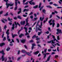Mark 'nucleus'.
Masks as SVG:
<instances>
[{
	"label": "nucleus",
	"mask_w": 62,
	"mask_h": 62,
	"mask_svg": "<svg viewBox=\"0 0 62 62\" xmlns=\"http://www.w3.org/2000/svg\"><path fill=\"white\" fill-rule=\"evenodd\" d=\"M4 1L6 2V6L7 7L6 8H8L9 7V6H10V7H11L12 6H13L14 5V3H10V4H8V0H4Z\"/></svg>",
	"instance_id": "1"
},
{
	"label": "nucleus",
	"mask_w": 62,
	"mask_h": 62,
	"mask_svg": "<svg viewBox=\"0 0 62 62\" xmlns=\"http://www.w3.org/2000/svg\"><path fill=\"white\" fill-rule=\"evenodd\" d=\"M52 19H51L49 21L48 23H50V25H51L52 24V27H54V25H55V23H54V20H53L52 21V23H50L51 22H52Z\"/></svg>",
	"instance_id": "2"
},
{
	"label": "nucleus",
	"mask_w": 62,
	"mask_h": 62,
	"mask_svg": "<svg viewBox=\"0 0 62 62\" xmlns=\"http://www.w3.org/2000/svg\"><path fill=\"white\" fill-rule=\"evenodd\" d=\"M9 30L8 29L6 32V34H7V39H8L9 38V32H8Z\"/></svg>",
	"instance_id": "3"
},
{
	"label": "nucleus",
	"mask_w": 62,
	"mask_h": 62,
	"mask_svg": "<svg viewBox=\"0 0 62 62\" xmlns=\"http://www.w3.org/2000/svg\"><path fill=\"white\" fill-rule=\"evenodd\" d=\"M57 31L58 32L56 33V34L57 35L59 33H60V34H62V31L61 30H60L59 29H57Z\"/></svg>",
	"instance_id": "4"
},
{
	"label": "nucleus",
	"mask_w": 62,
	"mask_h": 62,
	"mask_svg": "<svg viewBox=\"0 0 62 62\" xmlns=\"http://www.w3.org/2000/svg\"><path fill=\"white\" fill-rule=\"evenodd\" d=\"M17 3L16 1L15 2V6L16 7L15 8L14 10H16L17 9V8H18V6H17Z\"/></svg>",
	"instance_id": "5"
},
{
	"label": "nucleus",
	"mask_w": 62,
	"mask_h": 62,
	"mask_svg": "<svg viewBox=\"0 0 62 62\" xmlns=\"http://www.w3.org/2000/svg\"><path fill=\"white\" fill-rule=\"evenodd\" d=\"M33 1V0H31L30 1H28V2L30 3V5H35V2H32V1Z\"/></svg>",
	"instance_id": "6"
},
{
	"label": "nucleus",
	"mask_w": 62,
	"mask_h": 62,
	"mask_svg": "<svg viewBox=\"0 0 62 62\" xmlns=\"http://www.w3.org/2000/svg\"><path fill=\"white\" fill-rule=\"evenodd\" d=\"M25 21H21L20 23L21 24V25H24L25 24Z\"/></svg>",
	"instance_id": "7"
},
{
	"label": "nucleus",
	"mask_w": 62,
	"mask_h": 62,
	"mask_svg": "<svg viewBox=\"0 0 62 62\" xmlns=\"http://www.w3.org/2000/svg\"><path fill=\"white\" fill-rule=\"evenodd\" d=\"M43 56H44L43 58V59H45V58H46V53H43Z\"/></svg>",
	"instance_id": "8"
},
{
	"label": "nucleus",
	"mask_w": 62,
	"mask_h": 62,
	"mask_svg": "<svg viewBox=\"0 0 62 62\" xmlns=\"http://www.w3.org/2000/svg\"><path fill=\"white\" fill-rule=\"evenodd\" d=\"M54 40H52L51 41H52V43H51V44H52V43L53 44H54V43H55V42H54V41H55V40H56V39L54 38Z\"/></svg>",
	"instance_id": "9"
},
{
	"label": "nucleus",
	"mask_w": 62,
	"mask_h": 62,
	"mask_svg": "<svg viewBox=\"0 0 62 62\" xmlns=\"http://www.w3.org/2000/svg\"><path fill=\"white\" fill-rule=\"evenodd\" d=\"M36 46V45L34 43L32 44V46L31 47V50H33V48H34V46Z\"/></svg>",
	"instance_id": "10"
},
{
	"label": "nucleus",
	"mask_w": 62,
	"mask_h": 62,
	"mask_svg": "<svg viewBox=\"0 0 62 62\" xmlns=\"http://www.w3.org/2000/svg\"><path fill=\"white\" fill-rule=\"evenodd\" d=\"M39 53V51H37L36 52H35L33 53V54H35V55H37V54H38V53Z\"/></svg>",
	"instance_id": "11"
},
{
	"label": "nucleus",
	"mask_w": 62,
	"mask_h": 62,
	"mask_svg": "<svg viewBox=\"0 0 62 62\" xmlns=\"http://www.w3.org/2000/svg\"><path fill=\"white\" fill-rule=\"evenodd\" d=\"M39 27V28H42V22H41L40 24V25H38Z\"/></svg>",
	"instance_id": "12"
},
{
	"label": "nucleus",
	"mask_w": 62,
	"mask_h": 62,
	"mask_svg": "<svg viewBox=\"0 0 62 62\" xmlns=\"http://www.w3.org/2000/svg\"><path fill=\"white\" fill-rule=\"evenodd\" d=\"M12 37L13 38H14L15 37H16V36H17L18 35L17 34H14L13 35V33L12 34Z\"/></svg>",
	"instance_id": "13"
},
{
	"label": "nucleus",
	"mask_w": 62,
	"mask_h": 62,
	"mask_svg": "<svg viewBox=\"0 0 62 62\" xmlns=\"http://www.w3.org/2000/svg\"><path fill=\"white\" fill-rule=\"evenodd\" d=\"M19 10L20 11L17 12V13L18 14H19L20 13H21V12L22 11V9L21 8H19Z\"/></svg>",
	"instance_id": "14"
},
{
	"label": "nucleus",
	"mask_w": 62,
	"mask_h": 62,
	"mask_svg": "<svg viewBox=\"0 0 62 62\" xmlns=\"http://www.w3.org/2000/svg\"><path fill=\"white\" fill-rule=\"evenodd\" d=\"M43 17L42 18V19L41 17H40V20L41 21H43V19H44V15L43 16Z\"/></svg>",
	"instance_id": "15"
},
{
	"label": "nucleus",
	"mask_w": 62,
	"mask_h": 62,
	"mask_svg": "<svg viewBox=\"0 0 62 62\" xmlns=\"http://www.w3.org/2000/svg\"><path fill=\"white\" fill-rule=\"evenodd\" d=\"M0 53H2V54L3 55L5 54V53L4 52V50H2L1 51H0Z\"/></svg>",
	"instance_id": "16"
},
{
	"label": "nucleus",
	"mask_w": 62,
	"mask_h": 62,
	"mask_svg": "<svg viewBox=\"0 0 62 62\" xmlns=\"http://www.w3.org/2000/svg\"><path fill=\"white\" fill-rule=\"evenodd\" d=\"M12 30H14V28H15V25H14V24H13L12 25Z\"/></svg>",
	"instance_id": "17"
},
{
	"label": "nucleus",
	"mask_w": 62,
	"mask_h": 62,
	"mask_svg": "<svg viewBox=\"0 0 62 62\" xmlns=\"http://www.w3.org/2000/svg\"><path fill=\"white\" fill-rule=\"evenodd\" d=\"M40 22V21L38 20L37 23V24L36 26V29H37V28H38V26H39V25L38 24H39V22Z\"/></svg>",
	"instance_id": "18"
},
{
	"label": "nucleus",
	"mask_w": 62,
	"mask_h": 62,
	"mask_svg": "<svg viewBox=\"0 0 62 62\" xmlns=\"http://www.w3.org/2000/svg\"><path fill=\"white\" fill-rule=\"evenodd\" d=\"M24 36V34H21L19 36L20 38H22V36Z\"/></svg>",
	"instance_id": "19"
},
{
	"label": "nucleus",
	"mask_w": 62,
	"mask_h": 62,
	"mask_svg": "<svg viewBox=\"0 0 62 62\" xmlns=\"http://www.w3.org/2000/svg\"><path fill=\"white\" fill-rule=\"evenodd\" d=\"M38 36H36V35H34L33 37H32V39H34L35 38H38Z\"/></svg>",
	"instance_id": "20"
},
{
	"label": "nucleus",
	"mask_w": 62,
	"mask_h": 62,
	"mask_svg": "<svg viewBox=\"0 0 62 62\" xmlns=\"http://www.w3.org/2000/svg\"><path fill=\"white\" fill-rule=\"evenodd\" d=\"M4 55H2L1 57V59L2 61H4V60L5 59V58L4 57Z\"/></svg>",
	"instance_id": "21"
},
{
	"label": "nucleus",
	"mask_w": 62,
	"mask_h": 62,
	"mask_svg": "<svg viewBox=\"0 0 62 62\" xmlns=\"http://www.w3.org/2000/svg\"><path fill=\"white\" fill-rule=\"evenodd\" d=\"M24 29L25 30V31L26 32H27V30L28 29L26 27H24Z\"/></svg>",
	"instance_id": "22"
},
{
	"label": "nucleus",
	"mask_w": 62,
	"mask_h": 62,
	"mask_svg": "<svg viewBox=\"0 0 62 62\" xmlns=\"http://www.w3.org/2000/svg\"><path fill=\"white\" fill-rule=\"evenodd\" d=\"M20 41L22 43H24L25 41V40H20Z\"/></svg>",
	"instance_id": "23"
},
{
	"label": "nucleus",
	"mask_w": 62,
	"mask_h": 62,
	"mask_svg": "<svg viewBox=\"0 0 62 62\" xmlns=\"http://www.w3.org/2000/svg\"><path fill=\"white\" fill-rule=\"evenodd\" d=\"M26 54L28 55H29V56H31V54L30 53H29V52H26Z\"/></svg>",
	"instance_id": "24"
},
{
	"label": "nucleus",
	"mask_w": 62,
	"mask_h": 62,
	"mask_svg": "<svg viewBox=\"0 0 62 62\" xmlns=\"http://www.w3.org/2000/svg\"><path fill=\"white\" fill-rule=\"evenodd\" d=\"M51 57V55H49L48 57V58L47 60V61H48L50 60V58Z\"/></svg>",
	"instance_id": "25"
},
{
	"label": "nucleus",
	"mask_w": 62,
	"mask_h": 62,
	"mask_svg": "<svg viewBox=\"0 0 62 62\" xmlns=\"http://www.w3.org/2000/svg\"><path fill=\"white\" fill-rule=\"evenodd\" d=\"M5 44L4 43H3L1 44H0V46H2L3 45H5Z\"/></svg>",
	"instance_id": "26"
},
{
	"label": "nucleus",
	"mask_w": 62,
	"mask_h": 62,
	"mask_svg": "<svg viewBox=\"0 0 62 62\" xmlns=\"http://www.w3.org/2000/svg\"><path fill=\"white\" fill-rule=\"evenodd\" d=\"M29 10V9H24L23 10V12H24L25 11H28Z\"/></svg>",
	"instance_id": "27"
},
{
	"label": "nucleus",
	"mask_w": 62,
	"mask_h": 62,
	"mask_svg": "<svg viewBox=\"0 0 62 62\" xmlns=\"http://www.w3.org/2000/svg\"><path fill=\"white\" fill-rule=\"evenodd\" d=\"M21 52H22V53H26V51H25V50H22Z\"/></svg>",
	"instance_id": "28"
},
{
	"label": "nucleus",
	"mask_w": 62,
	"mask_h": 62,
	"mask_svg": "<svg viewBox=\"0 0 62 62\" xmlns=\"http://www.w3.org/2000/svg\"><path fill=\"white\" fill-rule=\"evenodd\" d=\"M42 31H41L40 32H38V36H40V35L42 33Z\"/></svg>",
	"instance_id": "29"
},
{
	"label": "nucleus",
	"mask_w": 62,
	"mask_h": 62,
	"mask_svg": "<svg viewBox=\"0 0 62 62\" xmlns=\"http://www.w3.org/2000/svg\"><path fill=\"white\" fill-rule=\"evenodd\" d=\"M41 5H42V4L41 3H40L39 4V8H40V7H41Z\"/></svg>",
	"instance_id": "30"
},
{
	"label": "nucleus",
	"mask_w": 62,
	"mask_h": 62,
	"mask_svg": "<svg viewBox=\"0 0 62 62\" xmlns=\"http://www.w3.org/2000/svg\"><path fill=\"white\" fill-rule=\"evenodd\" d=\"M38 7V6L37 5L35 6H34L33 7V8H37Z\"/></svg>",
	"instance_id": "31"
},
{
	"label": "nucleus",
	"mask_w": 62,
	"mask_h": 62,
	"mask_svg": "<svg viewBox=\"0 0 62 62\" xmlns=\"http://www.w3.org/2000/svg\"><path fill=\"white\" fill-rule=\"evenodd\" d=\"M46 7L47 8H52V7L50 6H46Z\"/></svg>",
	"instance_id": "32"
},
{
	"label": "nucleus",
	"mask_w": 62,
	"mask_h": 62,
	"mask_svg": "<svg viewBox=\"0 0 62 62\" xmlns=\"http://www.w3.org/2000/svg\"><path fill=\"white\" fill-rule=\"evenodd\" d=\"M59 26H60V25H59V23H57V26H56L57 27H59Z\"/></svg>",
	"instance_id": "33"
},
{
	"label": "nucleus",
	"mask_w": 62,
	"mask_h": 62,
	"mask_svg": "<svg viewBox=\"0 0 62 62\" xmlns=\"http://www.w3.org/2000/svg\"><path fill=\"white\" fill-rule=\"evenodd\" d=\"M17 18L19 19H22V17H21V16H18Z\"/></svg>",
	"instance_id": "34"
},
{
	"label": "nucleus",
	"mask_w": 62,
	"mask_h": 62,
	"mask_svg": "<svg viewBox=\"0 0 62 62\" xmlns=\"http://www.w3.org/2000/svg\"><path fill=\"white\" fill-rule=\"evenodd\" d=\"M26 23H28V18H27L26 19Z\"/></svg>",
	"instance_id": "35"
},
{
	"label": "nucleus",
	"mask_w": 62,
	"mask_h": 62,
	"mask_svg": "<svg viewBox=\"0 0 62 62\" xmlns=\"http://www.w3.org/2000/svg\"><path fill=\"white\" fill-rule=\"evenodd\" d=\"M15 25H16L15 28H17V24L16 23V22H15Z\"/></svg>",
	"instance_id": "36"
},
{
	"label": "nucleus",
	"mask_w": 62,
	"mask_h": 62,
	"mask_svg": "<svg viewBox=\"0 0 62 62\" xmlns=\"http://www.w3.org/2000/svg\"><path fill=\"white\" fill-rule=\"evenodd\" d=\"M44 7V6H43L42 7H41L39 9L40 11H41V10L42 8H43Z\"/></svg>",
	"instance_id": "37"
},
{
	"label": "nucleus",
	"mask_w": 62,
	"mask_h": 62,
	"mask_svg": "<svg viewBox=\"0 0 62 62\" xmlns=\"http://www.w3.org/2000/svg\"><path fill=\"white\" fill-rule=\"evenodd\" d=\"M10 50V48L9 47H8V48H7L6 49V50L7 51H9Z\"/></svg>",
	"instance_id": "38"
},
{
	"label": "nucleus",
	"mask_w": 62,
	"mask_h": 62,
	"mask_svg": "<svg viewBox=\"0 0 62 62\" xmlns=\"http://www.w3.org/2000/svg\"><path fill=\"white\" fill-rule=\"evenodd\" d=\"M8 21H11V20H12V18L10 19V18H9V17H8Z\"/></svg>",
	"instance_id": "39"
},
{
	"label": "nucleus",
	"mask_w": 62,
	"mask_h": 62,
	"mask_svg": "<svg viewBox=\"0 0 62 62\" xmlns=\"http://www.w3.org/2000/svg\"><path fill=\"white\" fill-rule=\"evenodd\" d=\"M38 19V17H35L34 18V21H36Z\"/></svg>",
	"instance_id": "40"
},
{
	"label": "nucleus",
	"mask_w": 62,
	"mask_h": 62,
	"mask_svg": "<svg viewBox=\"0 0 62 62\" xmlns=\"http://www.w3.org/2000/svg\"><path fill=\"white\" fill-rule=\"evenodd\" d=\"M29 23H28V22H26V24L25 25V26H27V25H29Z\"/></svg>",
	"instance_id": "41"
},
{
	"label": "nucleus",
	"mask_w": 62,
	"mask_h": 62,
	"mask_svg": "<svg viewBox=\"0 0 62 62\" xmlns=\"http://www.w3.org/2000/svg\"><path fill=\"white\" fill-rule=\"evenodd\" d=\"M42 11L43 12V13H45V12H46V10H45V9H44L43 10H42Z\"/></svg>",
	"instance_id": "42"
},
{
	"label": "nucleus",
	"mask_w": 62,
	"mask_h": 62,
	"mask_svg": "<svg viewBox=\"0 0 62 62\" xmlns=\"http://www.w3.org/2000/svg\"><path fill=\"white\" fill-rule=\"evenodd\" d=\"M40 39V38H37L36 39V40H39Z\"/></svg>",
	"instance_id": "43"
},
{
	"label": "nucleus",
	"mask_w": 62,
	"mask_h": 62,
	"mask_svg": "<svg viewBox=\"0 0 62 62\" xmlns=\"http://www.w3.org/2000/svg\"><path fill=\"white\" fill-rule=\"evenodd\" d=\"M6 40V37H4L3 39V41H5V40Z\"/></svg>",
	"instance_id": "44"
},
{
	"label": "nucleus",
	"mask_w": 62,
	"mask_h": 62,
	"mask_svg": "<svg viewBox=\"0 0 62 62\" xmlns=\"http://www.w3.org/2000/svg\"><path fill=\"white\" fill-rule=\"evenodd\" d=\"M52 51V49H48V52H51Z\"/></svg>",
	"instance_id": "45"
},
{
	"label": "nucleus",
	"mask_w": 62,
	"mask_h": 62,
	"mask_svg": "<svg viewBox=\"0 0 62 62\" xmlns=\"http://www.w3.org/2000/svg\"><path fill=\"white\" fill-rule=\"evenodd\" d=\"M33 14V12H31L29 14V15H32V14Z\"/></svg>",
	"instance_id": "46"
},
{
	"label": "nucleus",
	"mask_w": 62,
	"mask_h": 62,
	"mask_svg": "<svg viewBox=\"0 0 62 62\" xmlns=\"http://www.w3.org/2000/svg\"><path fill=\"white\" fill-rule=\"evenodd\" d=\"M30 18H31V19H32L33 18V16H30Z\"/></svg>",
	"instance_id": "47"
},
{
	"label": "nucleus",
	"mask_w": 62,
	"mask_h": 62,
	"mask_svg": "<svg viewBox=\"0 0 62 62\" xmlns=\"http://www.w3.org/2000/svg\"><path fill=\"white\" fill-rule=\"evenodd\" d=\"M47 51V49H45L44 50V52L45 53H46V51Z\"/></svg>",
	"instance_id": "48"
},
{
	"label": "nucleus",
	"mask_w": 62,
	"mask_h": 62,
	"mask_svg": "<svg viewBox=\"0 0 62 62\" xmlns=\"http://www.w3.org/2000/svg\"><path fill=\"white\" fill-rule=\"evenodd\" d=\"M30 42H34V41H33V40H31L30 41Z\"/></svg>",
	"instance_id": "49"
},
{
	"label": "nucleus",
	"mask_w": 62,
	"mask_h": 62,
	"mask_svg": "<svg viewBox=\"0 0 62 62\" xmlns=\"http://www.w3.org/2000/svg\"><path fill=\"white\" fill-rule=\"evenodd\" d=\"M37 29H38V30H39V31H41V29H40L38 28L37 27Z\"/></svg>",
	"instance_id": "50"
},
{
	"label": "nucleus",
	"mask_w": 62,
	"mask_h": 62,
	"mask_svg": "<svg viewBox=\"0 0 62 62\" xmlns=\"http://www.w3.org/2000/svg\"><path fill=\"white\" fill-rule=\"evenodd\" d=\"M53 5L54 6H58V5L55 4H53Z\"/></svg>",
	"instance_id": "51"
},
{
	"label": "nucleus",
	"mask_w": 62,
	"mask_h": 62,
	"mask_svg": "<svg viewBox=\"0 0 62 62\" xmlns=\"http://www.w3.org/2000/svg\"><path fill=\"white\" fill-rule=\"evenodd\" d=\"M51 42V43H52V40L51 41H48L47 42V43H50Z\"/></svg>",
	"instance_id": "52"
},
{
	"label": "nucleus",
	"mask_w": 62,
	"mask_h": 62,
	"mask_svg": "<svg viewBox=\"0 0 62 62\" xmlns=\"http://www.w3.org/2000/svg\"><path fill=\"white\" fill-rule=\"evenodd\" d=\"M8 39V41H9V42L10 41H11L10 39L9 38L8 39Z\"/></svg>",
	"instance_id": "53"
},
{
	"label": "nucleus",
	"mask_w": 62,
	"mask_h": 62,
	"mask_svg": "<svg viewBox=\"0 0 62 62\" xmlns=\"http://www.w3.org/2000/svg\"><path fill=\"white\" fill-rule=\"evenodd\" d=\"M45 33H46L47 34H48L49 33V31H47L46 32H45Z\"/></svg>",
	"instance_id": "54"
},
{
	"label": "nucleus",
	"mask_w": 62,
	"mask_h": 62,
	"mask_svg": "<svg viewBox=\"0 0 62 62\" xmlns=\"http://www.w3.org/2000/svg\"><path fill=\"white\" fill-rule=\"evenodd\" d=\"M34 15L35 17H37V14H35V13L34 14Z\"/></svg>",
	"instance_id": "55"
},
{
	"label": "nucleus",
	"mask_w": 62,
	"mask_h": 62,
	"mask_svg": "<svg viewBox=\"0 0 62 62\" xmlns=\"http://www.w3.org/2000/svg\"><path fill=\"white\" fill-rule=\"evenodd\" d=\"M23 16L24 17H27V15H23Z\"/></svg>",
	"instance_id": "56"
},
{
	"label": "nucleus",
	"mask_w": 62,
	"mask_h": 62,
	"mask_svg": "<svg viewBox=\"0 0 62 62\" xmlns=\"http://www.w3.org/2000/svg\"><path fill=\"white\" fill-rule=\"evenodd\" d=\"M8 13H6V14L4 15V16H8Z\"/></svg>",
	"instance_id": "57"
},
{
	"label": "nucleus",
	"mask_w": 62,
	"mask_h": 62,
	"mask_svg": "<svg viewBox=\"0 0 62 62\" xmlns=\"http://www.w3.org/2000/svg\"><path fill=\"white\" fill-rule=\"evenodd\" d=\"M54 13H56V14H57L58 12L56 11H54Z\"/></svg>",
	"instance_id": "58"
},
{
	"label": "nucleus",
	"mask_w": 62,
	"mask_h": 62,
	"mask_svg": "<svg viewBox=\"0 0 62 62\" xmlns=\"http://www.w3.org/2000/svg\"><path fill=\"white\" fill-rule=\"evenodd\" d=\"M16 40H17V41L18 43H19V39H16Z\"/></svg>",
	"instance_id": "59"
},
{
	"label": "nucleus",
	"mask_w": 62,
	"mask_h": 62,
	"mask_svg": "<svg viewBox=\"0 0 62 62\" xmlns=\"http://www.w3.org/2000/svg\"><path fill=\"white\" fill-rule=\"evenodd\" d=\"M3 11H1L0 12V14H2L3 13Z\"/></svg>",
	"instance_id": "60"
},
{
	"label": "nucleus",
	"mask_w": 62,
	"mask_h": 62,
	"mask_svg": "<svg viewBox=\"0 0 62 62\" xmlns=\"http://www.w3.org/2000/svg\"><path fill=\"white\" fill-rule=\"evenodd\" d=\"M52 15H54L55 14V13L54 12H52Z\"/></svg>",
	"instance_id": "61"
},
{
	"label": "nucleus",
	"mask_w": 62,
	"mask_h": 62,
	"mask_svg": "<svg viewBox=\"0 0 62 62\" xmlns=\"http://www.w3.org/2000/svg\"><path fill=\"white\" fill-rule=\"evenodd\" d=\"M48 30L49 31H51V28H50V27H48Z\"/></svg>",
	"instance_id": "62"
},
{
	"label": "nucleus",
	"mask_w": 62,
	"mask_h": 62,
	"mask_svg": "<svg viewBox=\"0 0 62 62\" xmlns=\"http://www.w3.org/2000/svg\"><path fill=\"white\" fill-rule=\"evenodd\" d=\"M55 54V53L54 52H52L51 54Z\"/></svg>",
	"instance_id": "63"
},
{
	"label": "nucleus",
	"mask_w": 62,
	"mask_h": 62,
	"mask_svg": "<svg viewBox=\"0 0 62 62\" xmlns=\"http://www.w3.org/2000/svg\"><path fill=\"white\" fill-rule=\"evenodd\" d=\"M6 28H7V26L5 25V26L4 27V29H6Z\"/></svg>",
	"instance_id": "64"
}]
</instances>
